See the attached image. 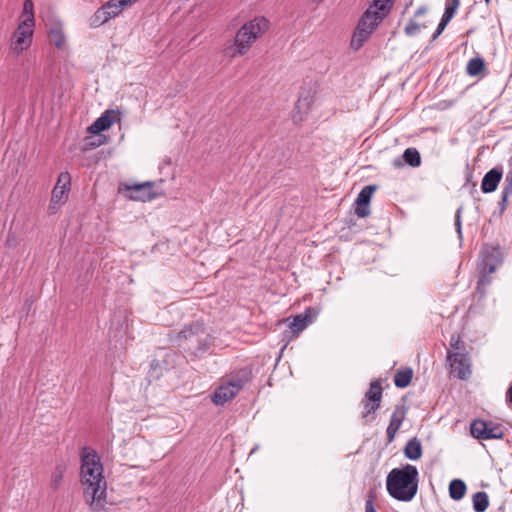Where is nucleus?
I'll return each instance as SVG.
<instances>
[{
  "instance_id": "obj_1",
  "label": "nucleus",
  "mask_w": 512,
  "mask_h": 512,
  "mask_svg": "<svg viewBox=\"0 0 512 512\" xmlns=\"http://www.w3.org/2000/svg\"><path fill=\"white\" fill-rule=\"evenodd\" d=\"M80 482L83 495L92 512L103 510L107 504V482L104 468L98 453L84 447L80 455Z\"/></svg>"
},
{
  "instance_id": "obj_2",
  "label": "nucleus",
  "mask_w": 512,
  "mask_h": 512,
  "mask_svg": "<svg viewBox=\"0 0 512 512\" xmlns=\"http://www.w3.org/2000/svg\"><path fill=\"white\" fill-rule=\"evenodd\" d=\"M170 341L184 352L199 357L208 351L213 343V338L203 323L194 322L186 325L180 332L171 335Z\"/></svg>"
},
{
  "instance_id": "obj_3",
  "label": "nucleus",
  "mask_w": 512,
  "mask_h": 512,
  "mask_svg": "<svg viewBox=\"0 0 512 512\" xmlns=\"http://www.w3.org/2000/svg\"><path fill=\"white\" fill-rule=\"evenodd\" d=\"M418 475L417 468L411 464L392 469L386 478L389 495L398 501H411L418 491Z\"/></svg>"
},
{
  "instance_id": "obj_4",
  "label": "nucleus",
  "mask_w": 512,
  "mask_h": 512,
  "mask_svg": "<svg viewBox=\"0 0 512 512\" xmlns=\"http://www.w3.org/2000/svg\"><path fill=\"white\" fill-rule=\"evenodd\" d=\"M391 9L392 6L389 4L379 0H373V3L364 12L358 22L351 39V48L359 50L377 26L388 16Z\"/></svg>"
},
{
  "instance_id": "obj_5",
  "label": "nucleus",
  "mask_w": 512,
  "mask_h": 512,
  "mask_svg": "<svg viewBox=\"0 0 512 512\" xmlns=\"http://www.w3.org/2000/svg\"><path fill=\"white\" fill-rule=\"evenodd\" d=\"M268 29L269 21L262 16L246 22L236 32L233 44L227 48V54L232 58L245 55Z\"/></svg>"
},
{
  "instance_id": "obj_6",
  "label": "nucleus",
  "mask_w": 512,
  "mask_h": 512,
  "mask_svg": "<svg viewBox=\"0 0 512 512\" xmlns=\"http://www.w3.org/2000/svg\"><path fill=\"white\" fill-rule=\"evenodd\" d=\"M249 381L246 372L241 375H235L220 385L212 395V402L215 405H224L226 402L232 400Z\"/></svg>"
},
{
  "instance_id": "obj_7",
  "label": "nucleus",
  "mask_w": 512,
  "mask_h": 512,
  "mask_svg": "<svg viewBox=\"0 0 512 512\" xmlns=\"http://www.w3.org/2000/svg\"><path fill=\"white\" fill-rule=\"evenodd\" d=\"M382 394L383 389L381 380H373L370 383V387L361 401L363 405L361 417L363 420H365L366 423L371 422L375 419L374 414L381 406Z\"/></svg>"
},
{
  "instance_id": "obj_8",
  "label": "nucleus",
  "mask_w": 512,
  "mask_h": 512,
  "mask_svg": "<svg viewBox=\"0 0 512 512\" xmlns=\"http://www.w3.org/2000/svg\"><path fill=\"white\" fill-rule=\"evenodd\" d=\"M447 363L451 372L460 380H467L471 376V359L468 353H447Z\"/></svg>"
},
{
  "instance_id": "obj_9",
  "label": "nucleus",
  "mask_w": 512,
  "mask_h": 512,
  "mask_svg": "<svg viewBox=\"0 0 512 512\" xmlns=\"http://www.w3.org/2000/svg\"><path fill=\"white\" fill-rule=\"evenodd\" d=\"M33 24L27 22H20L17 29L14 32L11 50L19 55L21 52L29 48L32 43V36L34 32Z\"/></svg>"
},
{
  "instance_id": "obj_10",
  "label": "nucleus",
  "mask_w": 512,
  "mask_h": 512,
  "mask_svg": "<svg viewBox=\"0 0 512 512\" xmlns=\"http://www.w3.org/2000/svg\"><path fill=\"white\" fill-rule=\"evenodd\" d=\"M501 263V250L499 247L485 246L481 251L479 271L481 274L493 273Z\"/></svg>"
},
{
  "instance_id": "obj_11",
  "label": "nucleus",
  "mask_w": 512,
  "mask_h": 512,
  "mask_svg": "<svg viewBox=\"0 0 512 512\" xmlns=\"http://www.w3.org/2000/svg\"><path fill=\"white\" fill-rule=\"evenodd\" d=\"M120 120L121 113L119 110L108 109L88 127V131L92 134H98Z\"/></svg>"
},
{
  "instance_id": "obj_12",
  "label": "nucleus",
  "mask_w": 512,
  "mask_h": 512,
  "mask_svg": "<svg viewBox=\"0 0 512 512\" xmlns=\"http://www.w3.org/2000/svg\"><path fill=\"white\" fill-rule=\"evenodd\" d=\"M317 316V312L312 308L308 307L301 314L296 315L289 325L291 332L294 335L299 334L305 330L309 324L313 323Z\"/></svg>"
},
{
  "instance_id": "obj_13",
  "label": "nucleus",
  "mask_w": 512,
  "mask_h": 512,
  "mask_svg": "<svg viewBox=\"0 0 512 512\" xmlns=\"http://www.w3.org/2000/svg\"><path fill=\"white\" fill-rule=\"evenodd\" d=\"M407 408L404 405H397L391 415L389 425L386 429L388 442H392L397 431L405 420Z\"/></svg>"
},
{
  "instance_id": "obj_14",
  "label": "nucleus",
  "mask_w": 512,
  "mask_h": 512,
  "mask_svg": "<svg viewBox=\"0 0 512 512\" xmlns=\"http://www.w3.org/2000/svg\"><path fill=\"white\" fill-rule=\"evenodd\" d=\"M503 176V168L501 166L494 167L490 171H488L481 182V190L483 193H492L494 192Z\"/></svg>"
},
{
  "instance_id": "obj_15",
  "label": "nucleus",
  "mask_w": 512,
  "mask_h": 512,
  "mask_svg": "<svg viewBox=\"0 0 512 512\" xmlns=\"http://www.w3.org/2000/svg\"><path fill=\"white\" fill-rule=\"evenodd\" d=\"M153 182H144L133 186H127V189L131 191L129 198L137 201H149L155 198V194L152 192Z\"/></svg>"
},
{
  "instance_id": "obj_16",
  "label": "nucleus",
  "mask_w": 512,
  "mask_h": 512,
  "mask_svg": "<svg viewBox=\"0 0 512 512\" xmlns=\"http://www.w3.org/2000/svg\"><path fill=\"white\" fill-rule=\"evenodd\" d=\"M68 191L69 188H65L64 186L61 185H55L52 191L51 202L48 208L50 213L56 212L59 206L65 203Z\"/></svg>"
},
{
  "instance_id": "obj_17",
  "label": "nucleus",
  "mask_w": 512,
  "mask_h": 512,
  "mask_svg": "<svg viewBox=\"0 0 512 512\" xmlns=\"http://www.w3.org/2000/svg\"><path fill=\"white\" fill-rule=\"evenodd\" d=\"M137 0H109L105 3V10L109 18L118 16L125 8L131 6Z\"/></svg>"
},
{
  "instance_id": "obj_18",
  "label": "nucleus",
  "mask_w": 512,
  "mask_h": 512,
  "mask_svg": "<svg viewBox=\"0 0 512 512\" xmlns=\"http://www.w3.org/2000/svg\"><path fill=\"white\" fill-rule=\"evenodd\" d=\"M404 455L410 460H418L422 456V444L417 437L408 440L404 447Z\"/></svg>"
},
{
  "instance_id": "obj_19",
  "label": "nucleus",
  "mask_w": 512,
  "mask_h": 512,
  "mask_svg": "<svg viewBox=\"0 0 512 512\" xmlns=\"http://www.w3.org/2000/svg\"><path fill=\"white\" fill-rule=\"evenodd\" d=\"M413 377V370L409 367L398 370L394 376V384L398 388L407 387Z\"/></svg>"
},
{
  "instance_id": "obj_20",
  "label": "nucleus",
  "mask_w": 512,
  "mask_h": 512,
  "mask_svg": "<svg viewBox=\"0 0 512 512\" xmlns=\"http://www.w3.org/2000/svg\"><path fill=\"white\" fill-rule=\"evenodd\" d=\"M466 493V484L460 479H454L449 484V495L453 500H460Z\"/></svg>"
},
{
  "instance_id": "obj_21",
  "label": "nucleus",
  "mask_w": 512,
  "mask_h": 512,
  "mask_svg": "<svg viewBox=\"0 0 512 512\" xmlns=\"http://www.w3.org/2000/svg\"><path fill=\"white\" fill-rule=\"evenodd\" d=\"M489 506V498L486 492L480 491L473 495V509L475 512H484Z\"/></svg>"
},
{
  "instance_id": "obj_22",
  "label": "nucleus",
  "mask_w": 512,
  "mask_h": 512,
  "mask_svg": "<svg viewBox=\"0 0 512 512\" xmlns=\"http://www.w3.org/2000/svg\"><path fill=\"white\" fill-rule=\"evenodd\" d=\"M485 68L484 60L480 57L472 58L468 61L466 72L469 76H478Z\"/></svg>"
},
{
  "instance_id": "obj_23",
  "label": "nucleus",
  "mask_w": 512,
  "mask_h": 512,
  "mask_svg": "<svg viewBox=\"0 0 512 512\" xmlns=\"http://www.w3.org/2000/svg\"><path fill=\"white\" fill-rule=\"evenodd\" d=\"M66 472V466L64 464H57L56 467L54 468V470L52 471V474H51V488L53 490H58L61 483H62V480H63V477H64V474Z\"/></svg>"
},
{
  "instance_id": "obj_24",
  "label": "nucleus",
  "mask_w": 512,
  "mask_h": 512,
  "mask_svg": "<svg viewBox=\"0 0 512 512\" xmlns=\"http://www.w3.org/2000/svg\"><path fill=\"white\" fill-rule=\"evenodd\" d=\"M403 159L412 167H418L421 164V156L416 148H407L403 153Z\"/></svg>"
},
{
  "instance_id": "obj_25",
  "label": "nucleus",
  "mask_w": 512,
  "mask_h": 512,
  "mask_svg": "<svg viewBox=\"0 0 512 512\" xmlns=\"http://www.w3.org/2000/svg\"><path fill=\"white\" fill-rule=\"evenodd\" d=\"M450 348L447 353H468L466 350V344L461 339L459 334H453L449 342Z\"/></svg>"
},
{
  "instance_id": "obj_26",
  "label": "nucleus",
  "mask_w": 512,
  "mask_h": 512,
  "mask_svg": "<svg viewBox=\"0 0 512 512\" xmlns=\"http://www.w3.org/2000/svg\"><path fill=\"white\" fill-rule=\"evenodd\" d=\"M110 20L107 12L105 10V5H102L90 18V26L91 27H99Z\"/></svg>"
},
{
  "instance_id": "obj_27",
  "label": "nucleus",
  "mask_w": 512,
  "mask_h": 512,
  "mask_svg": "<svg viewBox=\"0 0 512 512\" xmlns=\"http://www.w3.org/2000/svg\"><path fill=\"white\" fill-rule=\"evenodd\" d=\"M34 4L32 0H25L23 4V12L21 15V21L35 25L34 19Z\"/></svg>"
},
{
  "instance_id": "obj_28",
  "label": "nucleus",
  "mask_w": 512,
  "mask_h": 512,
  "mask_svg": "<svg viewBox=\"0 0 512 512\" xmlns=\"http://www.w3.org/2000/svg\"><path fill=\"white\" fill-rule=\"evenodd\" d=\"M503 435V431L499 426L492 425V423H487L482 439H501Z\"/></svg>"
},
{
  "instance_id": "obj_29",
  "label": "nucleus",
  "mask_w": 512,
  "mask_h": 512,
  "mask_svg": "<svg viewBox=\"0 0 512 512\" xmlns=\"http://www.w3.org/2000/svg\"><path fill=\"white\" fill-rule=\"evenodd\" d=\"M423 28H426L425 24L418 23L414 19H409L404 28V32L407 36L413 37L417 35Z\"/></svg>"
},
{
  "instance_id": "obj_30",
  "label": "nucleus",
  "mask_w": 512,
  "mask_h": 512,
  "mask_svg": "<svg viewBox=\"0 0 512 512\" xmlns=\"http://www.w3.org/2000/svg\"><path fill=\"white\" fill-rule=\"evenodd\" d=\"M486 426H487V422H485L483 420H475L471 424V427H470L472 436L477 439H482Z\"/></svg>"
},
{
  "instance_id": "obj_31",
  "label": "nucleus",
  "mask_w": 512,
  "mask_h": 512,
  "mask_svg": "<svg viewBox=\"0 0 512 512\" xmlns=\"http://www.w3.org/2000/svg\"><path fill=\"white\" fill-rule=\"evenodd\" d=\"M375 187L372 185L365 186L357 196L356 203L369 204Z\"/></svg>"
},
{
  "instance_id": "obj_32",
  "label": "nucleus",
  "mask_w": 512,
  "mask_h": 512,
  "mask_svg": "<svg viewBox=\"0 0 512 512\" xmlns=\"http://www.w3.org/2000/svg\"><path fill=\"white\" fill-rule=\"evenodd\" d=\"M51 41L57 48H61L65 43V36L61 28H53L50 30Z\"/></svg>"
},
{
  "instance_id": "obj_33",
  "label": "nucleus",
  "mask_w": 512,
  "mask_h": 512,
  "mask_svg": "<svg viewBox=\"0 0 512 512\" xmlns=\"http://www.w3.org/2000/svg\"><path fill=\"white\" fill-rule=\"evenodd\" d=\"M311 105V99L309 97H300L296 104V109L299 112L306 113Z\"/></svg>"
},
{
  "instance_id": "obj_34",
  "label": "nucleus",
  "mask_w": 512,
  "mask_h": 512,
  "mask_svg": "<svg viewBox=\"0 0 512 512\" xmlns=\"http://www.w3.org/2000/svg\"><path fill=\"white\" fill-rule=\"evenodd\" d=\"M355 213L358 217L364 218L369 215V204L356 203Z\"/></svg>"
},
{
  "instance_id": "obj_35",
  "label": "nucleus",
  "mask_w": 512,
  "mask_h": 512,
  "mask_svg": "<svg viewBox=\"0 0 512 512\" xmlns=\"http://www.w3.org/2000/svg\"><path fill=\"white\" fill-rule=\"evenodd\" d=\"M461 214H462V207H459L457 210H456V213H455V228H456V232L458 234V237L461 239L462 238V221H461Z\"/></svg>"
},
{
  "instance_id": "obj_36",
  "label": "nucleus",
  "mask_w": 512,
  "mask_h": 512,
  "mask_svg": "<svg viewBox=\"0 0 512 512\" xmlns=\"http://www.w3.org/2000/svg\"><path fill=\"white\" fill-rule=\"evenodd\" d=\"M71 184V177L68 172H62L58 176L56 185L64 186L65 188H69Z\"/></svg>"
},
{
  "instance_id": "obj_37",
  "label": "nucleus",
  "mask_w": 512,
  "mask_h": 512,
  "mask_svg": "<svg viewBox=\"0 0 512 512\" xmlns=\"http://www.w3.org/2000/svg\"><path fill=\"white\" fill-rule=\"evenodd\" d=\"M455 13H456V10L445 6V11L441 17V21H443V24L444 23L448 24L451 21V19L454 17Z\"/></svg>"
},
{
  "instance_id": "obj_38",
  "label": "nucleus",
  "mask_w": 512,
  "mask_h": 512,
  "mask_svg": "<svg viewBox=\"0 0 512 512\" xmlns=\"http://www.w3.org/2000/svg\"><path fill=\"white\" fill-rule=\"evenodd\" d=\"M506 182L508 183L503 186L501 195L504 196V198H509L512 196V179L509 180V178L506 177Z\"/></svg>"
},
{
  "instance_id": "obj_39",
  "label": "nucleus",
  "mask_w": 512,
  "mask_h": 512,
  "mask_svg": "<svg viewBox=\"0 0 512 512\" xmlns=\"http://www.w3.org/2000/svg\"><path fill=\"white\" fill-rule=\"evenodd\" d=\"M481 275L482 276L477 283L478 290H480L482 287L489 285L491 282V278L489 277V274H481Z\"/></svg>"
},
{
  "instance_id": "obj_40",
  "label": "nucleus",
  "mask_w": 512,
  "mask_h": 512,
  "mask_svg": "<svg viewBox=\"0 0 512 512\" xmlns=\"http://www.w3.org/2000/svg\"><path fill=\"white\" fill-rule=\"evenodd\" d=\"M447 25L448 24L446 23L443 24V21L440 20L438 27L432 35V40H436L442 34Z\"/></svg>"
},
{
  "instance_id": "obj_41",
  "label": "nucleus",
  "mask_w": 512,
  "mask_h": 512,
  "mask_svg": "<svg viewBox=\"0 0 512 512\" xmlns=\"http://www.w3.org/2000/svg\"><path fill=\"white\" fill-rule=\"evenodd\" d=\"M365 512H377L373 505V497L370 495L365 502Z\"/></svg>"
},
{
  "instance_id": "obj_42",
  "label": "nucleus",
  "mask_w": 512,
  "mask_h": 512,
  "mask_svg": "<svg viewBox=\"0 0 512 512\" xmlns=\"http://www.w3.org/2000/svg\"><path fill=\"white\" fill-rule=\"evenodd\" d=\"M460 5V0H446L445 6L450 7L457 11Z\"/></svg>"
},
{
  "instance_id": "obj_43",
  "label": "nucleus",
  "mask_w": 512,
  "mask_h": 512,
  "mask_svg": "<svg viewBox=\"0 0 512 512\" xmlns=\"http://www.w3.org/2000/svg\"><path fill=\"white\" fill-rule=\"evenodd\" d=\"M427 12V7L426 6H420L414 13V17L417 18V17H420L422 15H424L425 13Z\"/></svg>"
},
{
  "instance_id": "obj_44",
  "label": "nucleus",
  "mask_w": 512,
  "mask_h": 512,
  "mask_svg": "<svg viewBox=\"0 0 512 512\" xmlns=\"http://www.w3.org/2000/svg\"><path fill=\"white\" fill-rule=\"evenodd\" d=\"M506 400L512 403V384L509 386L506 392Z\"/></svg>"
},
{
  "instance_id": "obj_45",
  "label": "nucleus",
  "mask_w": 512,
  "mask_h": 512,
  "mask_svg": "<svg viewBox=\"0 0 512 512\" xmlns=\"http://www.w3.org/2000/svg\"><path fill=\"white\" fill-rule=\"evenodd\" d=\"M508 199L509 198H504V196L501 195V201H500V206H501V209L504 210L506 205H507V202H508Z\"/></svg>"
},
{
  "instance_id": "obj_46",
  "label": "nucleus",
  "mask_w": 512,
  "mask_h": 512,
  "mask_svg": "<svg viewBox=\"0 0 512 512\" xmlns=\"http://www.w3.org/2000/svg\"><path fill=\"white\" fill-rule=\"evenodd\" d=\"M486 4H489L491 0H484Z\"/></svg>"
}]
</instances>
